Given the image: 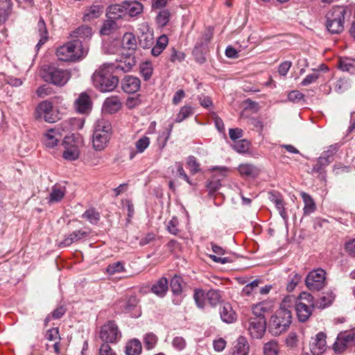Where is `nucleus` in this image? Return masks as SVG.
Here are the masks:
<instances>
[{
	"label": "nucleus",
	"mask_w": 355,
	"mask_h": 355,
	"mask_svg": "<svg viewBox=\"0 0 355 355\" xmlns=\"http://www.w3.org/2000/svg\"><path fill=\"white\" fill-rule=\"evenodd\" d=\"M89 48L80 41H69L57 49L56 55L59 60L65 62H76L85 58Z\"/></svg>",
	"instance_id": "1"
},
{
	"label": "nucleus",
	"mask_w": 355,
	"mask_h": 355,
	"mask_svg": "<svg viewBox=\"0 0 355 355\" xmlns=\"http://www.w3.org/2000/svg\"><path fill=\"white\" fill-rule=\"evenodd\" d=\"M92 78L95 87L102 92L113 91L119 83L118 78L112 76L105 66L96 71Z\"/></svg>",
	"instance_id": "2"
},
{
	"label": "nucleus",
	"mask_w": 355,
	"mask_h": 355,
	"mask_svg": "<svg viewBox=\"0 0 355 355\" xmlns=\"http://www.w3.org/2000/svg\"><path fill=\"white\" fill-rule=\"evenodd\" d=\"M345 14L346 8L343 6L334 7L327 12L326 27L329 32L338 34L343 31Z\"/></svg>",
	"instance_id": "3"
},
{
	"label": "nucleus",
	"mask_w": 355,
	"mask_h": 355,
	"mask_svg": "<svg viewBox=\"0 0 355 355\" xmlns=\"http://www.w3.org/2000/svg\"><path fill=\"white\" fill-rule=\"evenodd\" d=\"M42 77L46 82L56 86L62 87L70 79L71 73L67 69L54 66H45L42 69Z\"/></svg>",
	"instance_id": "4"
},
{
	"label": "nucleus",
	"mask_w": 355,
	"mask_h": 355,
	"mask_svg": "<svg viewBox=\"0 0 355 355\" xmlns=\"http://www.w3.org/2000/svg\"><path fill=\"white\" fill-rule=\"evenodd\" d=\"M76 120L71 119L69 121H65L62 123L61 128H55L48 130L43 137L44 144L49 148H54L62 139V135L61 131H69L73 129L72 125Z\"/></svg>",
	"instance_id": "5"
},
{
	"label": "nucleus",
	"mask_w": 355,
	"mask_h": 355,
	"mask_svg": "<svg viewBox=\"0 0 355 355\" xmlns=\"http://www.w3.org/2000/svg\"><path fill=\"white\" fill-rule=\"evenodd\" d=\"M271 325L278 333H282L287 330L291 324V312L288 309L281 306L276 314L271 318Z\"/></svg>",
	"instance_id": "6"
},
{
	"label": "nucleus",
	"mask_w": 355,
	"mask_h": 355,
	"mask_svg": "<svg viewBox=\"0 0 355 355\" xmlns=\"http://www.w3.org/2000/svg\"><path fill=\"white\" fill-rule=\"evenodd\" d=\"M326 272L322 269L314 270L306 278V285L312 291H320L325 285Z\"/></svg>",
	"instance_id": "7"
},
{
	"label": "nucleus",
	"mask_w": 355,
	"mask_h": 355,
	"mask_svg": "<svg viewBox=\"0 0 355 355\" xmlns=\"http://www.w3.org/2000/svg\"><path fill=\"white\" fill-rule=\"evenodd\" d=\"M64 147L63 157L66 160L73 161L80 155L79 142L75 140L74 136L65 137L62 143Z\"/></svg>",
	"instance_id": "8"
},
{
	"label": "nucleus",
	"mask_w": 355,
	"mask_h": 355,
	"mask_svg": "<svg viewBox=\"0 0 355 355\" xmlns=\"http://www.w3.org/2000/svg\"><path fill=\"white\" fill-rule=\"evenodd\" d=\"M139 300L135 295H131L119 302V306L126 313H130L132 318H139L141 315L140 307L138 306Z\"/></svg>",
	"instance_id": "9"
},
{
	"label": "nucleus",
	"mask_w": 355,
	"mask_h": 355,
	"mask_svg": "<svg viewBox=\"0 0 355 355\" xmlns=\"http://www.w3.org/2000/svg\"><path fill=\"white\" fill-rule=\"evenodd\" d=\"M309 348L313 355H322L327 349L326 335L315 334L311 337Z\"/></svg>",
	"instance_id": "10"
},
{
	"label": "nucleus",
	"mask_w": 355,
	"mask_h": 355,
	"mask_svg": "<svg viewBox=\"0 0 355 355\" xmlns=\"http://www.w3.org/2000/svg\"><path fill=\"white\" fill-rule=\"evenodd\" d=\"M354 345H355V334H338L333 347L336 352L340 353Z\"/></svg>",
	"instance_id": "11"
},
{
	"label": "nucleus",
	"mask_w": 355,
	"mask_h": 355,
	"mask_svg": "<svg viewBox=\"0 0 355 355\" xmlns=\"http://www.w3.org/2000/svg\"><path fill=\"white\" fill-rule=\"evenodd\" d=\"M122 107L121 99L116 96H112L105 99L102 112L105 114H113L118 112Z\"/></svg>",
	"instance_id": "12"
},
{
	"label": "nucleus",
	"mask_w": 355,
	"mask_h": 355,
	"mask_svg": "<svg viewBox=\"0 0 355 355\" xmlns=\"http://www.w3.org/2000/svg\"><path fill=\"white\" fill-rule=\"evenodd\" d=\"M275 306V302L273 300H266L252 306L253 314L257 317H264L265 313L273 311Z\"/></svg>",
	"instance_id": "13"
},
{
	"label": "nucleus",
	"mask_w": 355,
	"mask_h": 355,
	"mask_svg": "<svg viewBox=\"0 0 355 355\" xmlns=\"http://www.w3.org/2000/svg\"><path fill=\"white\" fill-rule=\"evenodd\" d=\"M182 285L183 280L181 277L175 275L171 280L170 286L171 288V291L174 295V298L173 299V302L178 305L181 303L183 297L182 295Z\"/></svg>",
	"instance_id": "14"
},
{
	"label": "nucleus",
	"mask_w": 355,
	"mask_h": 355,
	"mask_svg": "<svg viewBox=\"0 0 355 355\" xmlns=\"http://www.w3.org/2000/svg\"><path fill=\"white\" fill-rule=\"evenodd\" d=\"M140 87L141 81L135 76H126L121 82L122 89L128 94L137 92L139 91Z\"/></svg>",
	"instance_id": "15"
},
{
	"label": "nucleus",
	"mask_w": 355,
	"mask_h": 355,
	"mask_svg": "<svg viewBox=\"0 0 355 355\" xmlns=\"http://www.w3.org/2000/svg\"><path fill=\"white\" fill-rule=\"evenodd\" d=\"M249 345L246 338L239 336L233 343L232 347L229 352V355H248Z\"/></svg>",
	"instance_id": "16"
},
{
	"label": "nucleus",
	"mask_w": 355,
	"mask_h": 355,
	"mask_svg": "<svg viewBox=\"0 0 355 355\" xmlns=\"http://www.w3.org/2000/svg\"><path fill=\"white\" fill-rule=\"evenodd\" d=\"M248 330L250 333H265L266 329V320L265 317L250 318L248 320Z\"/></svg>",
	"instance_id": "17"
},
{
	"label": "nucleus",
	"mask_w": 355,
	"mask_h": 355,
	"mask_svg": "<svg viewBox=\"0 0 355 355\" xmlns=\"http://www.w3.org/2000/svg\"><path fill=\"white\" fill-rule=\"evenodd\" d=\"M92 103L89 95L85 93L80 94L75 101V107L78 112L87 114L92 110Z\"/></svg>",
	"instance_id": "18"
},
{
	"label": "nucleus",
	"mask_w": 355,
	"mask_h": 355,
	"mask_svg": "<svg viewBox=\"0 0 355 355\" xmlns=\"http://www.w3.org/2000/svg\"><path fill=\"white\" fill-rule=\"evenodd\" d=\"M93 32L88 26L83 25L77 28L70 33V37L73 41H80L89 40L92 36Z\"/></svg>",
	"instance_id": "19"
},
{
	"label": "nucleus",
	"mask_w": 355,
	"mask_h": 355,
	"mask_svg": "<svg viewBox=\"0 0 355 355\" xmlns=\"http://www.w3.org/2000/svg\"><path fill=\"white\" fill-rule=\"evenodd\" d=\"M87 236V232L83 230H76L69 234L68 235H66L64 239L60 243L59 246L68 247L71 245L73 243L77 242Z\"/></svg>",
	"instance_id": "20"
},
{
	"label": "nucleus",
	"mask_w": 355,
	"mask_h": 355,
	"mask_svg": "<svg viewBox=\"0 0 355 355\" xmlns=\"http://www.w3.org/2000/svg\"><path fill=\"white\" fill-rule=\"evenodd\" d=\"M111 135L104 133L93 132L92 144L96 150H103L108 144Z\"/></svg>",
	"instance_id": "21"
},
{
	"label": "nucleus",
	"mask_w": 355,
	"mask_h": 355,
	"mask_svg": "<svg viewBox=\"0 0 355 355\" xmlns=\"http://www.w3.org/2000/svg\"><path fill=\"white\" fill-rule=\"evenodd\" d=\"M125 16V2L121 4L110 5L107 10V17L110 19H117Z\"/></svg>",
	"instance_id": "22"
},
{
	"label": "nucleus",
	"mask_w": 355,
	"mask_h": 355,
	"mask_svg": "<svg viewBox=\"0 0 355 355\" xmlns=\"http://www.w3.org/2000/svg\"><path fill=\"white\" fill-rule=\"evenodd\" d=\"M211 250L214 254H210L209 257L216 263H220L222 264H225L227 263L232 262V260L229 257H222L221 255H224L225 254V250L217 245L214 243H210Z\"/></svg>",
	"instance_id": "23"
},
{
	"label": "nucleus",
	"mask_w": 355,
	"mask_h": 355,
	"mask_svg": "<svg viewBox=\"0 0 355 355\" xmlns=\"http://www.w3.org/2000/svg\"><path fill=\"white\" fill-rule=\"evenodd\" d=\"M313 306L303 302H297L295 304V311L299 320L306 321L311 314Z\"/></svg>",
	"instance_id": "24"
},
{
	"label": "nucleus",
	"mask_w": 355,
	"mask_h": 355,
	"mask_svg": "<svg viewBox=\"0 0 355 355\" xmlns=\"http://www.w3.org/2000/svg\"><path fill=\"white\" fill-rule=\"evenodd\" d=\"M222 320L226 323H232L236 320V314L229 303L224 304L220 309Z\"/></svg>",
	"instance_id": "25"
},
{
	"label": "nucleus",
	"mask_w": 355,
	"mask_h": 355,
	"mask_svg": "<svg viewBox=\"0 0 355 355\" xmlns=\"http://www.w3.org/2000/svg\"><path fill=\"white\" fill-rule=\"evenodd\" d=\"M168 280L166 277L160 278L151 288L152 292L158 297H163L168 291Z\"/></svg>",
	"instance_id": "26"
},
{
	"label": "nucleus",
	"mask_w": 355,
	"mask_h": 355,
	"mask_svg": "<svg viewBox=\"0 0 355 355\" xmlns=\"http://www.w3.org/2000/svg\"><path fill=\"white\" fill-rule=\"evenodd\" d=\"M94 132L112 135V127L111 123L104 118L98 119L94 124Z\"/></svg>",
	"instance_id": "27"
},
{
	"label": "nucleus",
	"mask_w": 355,
	"mask_h": 355,
	"mask_svg": "<svg viewBox=\"0 0 355 355\" xmlns=\"http://www.w3.org/2000/svg\"><path fill=\"white\" fill-rule=\"evenodd\" d=\"M238 171L241 175L254 178L259 173V169L254 165L250 164H241L238 167Z\"/></svg>",
	"instance_id": "28"
},
{
	"label": "nucleus",
	"mask_w": 355,
	"mask_h": 355,
	"mask_svg": "<svg viewBox=\"0 0 355 355\" xmlns=\"http://www.w3.org/2000/svg\"><path fill=\"white\" fill-rule=\"evenodd\" d=\"M66 188L64 186L60 184L54 185L49 195V202L53 203L60 201L64 198Z\"/></svg>",
	"instance_id": "29"
},
{
	"label": "nucleus",
	"mask_w": 355,
	"mask_h": 355,
	"mask_svg": "<svg viewBox=\"0 0 355 355\" xmlns=\"http://www.w3.org/2000/svg\"><path fill=\"white\" fill-rule=\"evenodd\" d=\"M300 196L304 204L303 209L304 214L305 215H309L313 213L316 209V205L313 198L304 191H302Z\"/></svg>",
	"instance_id": "30"
},
{
	"label": "nucleus",
	"mask_w": 355,
	"mask_h": 355,
	"mask_svg": "<svg viewBox=\"0 0 355 355\" xmlns=\"http://www.w3.org/2000/svg\"><path fill=\"white\" fill-rule=\"evenodd\" d=\"M125 5V15L135 17L143 11V5L139 1H124Z\"/></svg>",
	"instance_id": "31"
},
{
	"label": "nucleus",
	"mask_w": 355,
	"mask_h": 355,
	"mask_svg": "<svg viewBox=\"0 0 355 355\" xmlns=\"http://www.w3.org/2000/svg\"><path fill=\"white\" fill-rule=\"evenodd\" d=\"M37 30L40 38L36 44L35 48L37 50H39L40 48L48 40L49 38L46 24L42 18H40L37 23Z\"/></svg>",
	"instance_id": "32"
},
{
	"label": "nucleus",
	"mask_w": 355,
	"mask_h": 355,
	"mask_svg": "<svg viewBox=\"0 0 355 355\" xmlns=\"http://www.w3.org/2000/svg\"><path fill=\"white\" fill-rule=\"evenodd\" d=\"M12 11L10 0H0V26L3 24Z\"/></svg>",
	"instance_id": "33"
},
{
	"label": "nucleus",
	"mask_w": 355,
	"mask_h": 355,
	"mask_svg": "<svg viewBox=\"0 0 355 355\" xmlns=\"http://www.w3.org/2000/svg\"><path fill=\"white\" fill-rule=\"evenodd\" d=\"M150 145V138L143 136L139 138L135 143L136 151H131L130 158L132 159L137 153H142Z\"/></svg>",
	"instance_id": "34"
},
{
	"label": "nucleus",
	"mask_w": 355,
	"mask_h": 355,
	"mask_svg": "<svg viewBox=\"0 0 355 355\" xmlns=\"http://www.w3.org/2000/svg\"><path fill=\"white\" fill-rule=\"evenodd\" d=\"M141 344L137 339L130 340L125 346V354L127 355H139L141 352Z\"/></svg>",
	"instance_id": "35"
},
{
	"label": "nucleus",
	"mask_w": 355,
	"mask_h": 355,
	"mask_svg": "<svg viewBox=\"0 0 355 355\" xmlns=\"http://www.w3.org/2000/svg\"><path fill=\"white\" fill-rule=\"evenodd\" d=\"M122 46L128 50H135L137 42L135 35L132 33H125L122 38Z\"/></svg>",
	"instance_id": "36"
},
{
	"label": "nucleus",
	"mask_w": 355,
	"mask_h": 355,
	"mask_svg": "<svg viewBox=\"0 0 355 355\" xmlns=\"http://www.w3.org/2000/svg\"><path fill=\"white\" fill-rule=\"evenodd\" d=\"M338 66L342 71L353 73L355 72V59L351 58H340L339 59Z\"/></svg>",
	"instance_id": "37"
},
{
	"label": "nucleus",
	"mask_w": 355,
	"mask_h": 355,
	"mask_svg": "<svg viewBox=\"0 0 355 355\" xmlns=\"http://www.w3.org/2000/svg\"><path fill=\"white\" fill-rule=\"evenodd\" d=\"M136 60L135 56L129 55L125 58L124 60H121L120 62L115 66L117 69H121L124 72L129 71L135 65Z\"/></svg>",
	"instance_id": "38"
},
{
	"label": "nucleus",
	"mask_w": 355,
	"mask_h": 355,
	"mask_svg": "<svg viewBox=\"0 0 355 355\" xmlns=\"http://www.w3.org/2000/svg\"><path fill=\"white\" fill-rule=\"evenodd\" d=\"M139 45L144 49H149L154 44L153 32H148L144 35H139Z\"/></svg>",
	"instance_id": "39"
},
{
	"label": "nucleus",
	"mask_w": 355,
	"mask_h": 355,
	"mask_svg": "<svg viewBox=\"0 0 355 355\" xmlns=\"http://www.w3.org/2000/svg\"><path fill=\"white\" fill-rule=\"evenodd\" d=\"M193 114V108L191 105H184L181 107L178 114L175 122L180 123Z\"/></svg>",
	"instance_id": "40"
},
{
	"label": "nucleus",
	"mask_w": 355,
	"mask_h": 355,
	"mask_svg": "<svg viewBox=\"0 0 355 355\" xmlns=\"http://www.w3.org/2000/svg\"><path fill=\"white\" fill-rule=\"evenodd\" d=\"M53 110L52 103L49 101H45L38 105L37 107V112L40 118H43Z\"/></svg>",
	"instance_id": "41"
},
{
	"label": "nucleus",
	"mask_w": 355,
	"mask_h": 355,
	"mask_svg": "<svg viewBox=\"0 0 355 355\" xmlns=\"http://www.w3.org/2000/svg\"><path fill=\"white\" fill-rule=\"evenodd\" d=\"M264 355H278L279 346L276 341L271 340L266 343L263 347Z\"/></svg>",
	"instance_id": "42"
},
{
	"label": "nucleus",
	"mask_w": 355,
	"mask_h": 355,
	"mask_svg": "<svg viewBox=\"0 0 355 355\" xmlns=\"http://www.w3.org/2000/svg\"><path fill=\"white\" fill-rule=\"evenodd\" d=\"M259 284L260 281L259 279H254L252 282L247 284L242 290L243 295L250 296L255 293Z\"/></svg>",
	"instance_id": "43"
},
{
	"label": "nucleus",
	"mask_w": 355,
	"mask_h": 355,
	"mask_svg": "<svg viewBox=\"0 0 355 355\" xmlns=\"http://www.w3.org/2000/svg\"><path fill=\"white\" fill-rule=\"evenodd\" d=\"M125 270L123 264L121 261H116L115 263L108 265L106 268V272L110 275H113L116 273H120Z\"/></svg>",
	"instance_id": "44"
},
{
	"label": "nucleus",
	"mask_w": 355,
	"mask_h": 355,
	"mask_svg": "<svg viewBox=\"0 0 355 355\" xmlns=\"http://www.w3.org/2000/svg\"><path fill=\"white\" fill-rule=\"evenodd\" d=\"M140 72L145 80L150 79L153 73V67L150 62H145L140 64Z\"/></svg>",
	"instance_id": "45"
},
{
	"label": "nucleus",
	"mask_w": 355,
	"mask_h": 355,
	"mask_svg": "<svg viewBox=\"0 0 355 355\" xmlns=\"http://www.w3.org/2000/svg\"><path fill=\"white\" fill-rule=\"evenodd\" d=\"M206 300L211 305L216 306L220 300L219 291L210 290L206 294Z\"/></svg>",
	"instance_id": "46"
},
{
	"label": "nucleus",
	"mask_w": 355,
	"mask_h": 355,
	"mask_svg": "<svg viewBox=\"0 0 355 355\" xmlns=\"http://www.w3.org/2000/svg\"><path fill=\"white\" fill-rule=\"evenodd\" d=\"M169 18V11L167 10H162L157 15L156 21L159 26H164L168 22Z\"/></svg>",
	"instance_id": "47"
},
{
	"label": "nucleus",
	"mask_w": 355,
	"mask_h": 355,
	"mask_svg": "<svg viewBox=\"0 0 355 355\" xmlns=\"http://www.w3.org/2000/svg\"><path fill=\"white\" fill-rule=\"evenodd\" d=\"M331 159H327L326 157L321 155L317 160L316 164L313 167V171L317 173H321L324 167L328 166Z\"/></svg>",
	"instance_id": "48"
},
{
	"label": "nucleus",
	"mask_w": 355,
	"mask_h": 355,
	"mask_svg": "<svg viewBox=\"0 0 355 355\" xmlns=\"http://www.w3.org/2000/svg\"><path fill=\"white\" fill-rule=\"evenodd\" d=\"M83 217L85 218L89 223L96 224L100 219V214L94 209H89L83 214Z\"/></svg>",
	"instance_id": "49"
},
{
	"label": "nucleus",
	"mask_w": 355,
	"mask_h": 355,
	"mask_svg": "<svg viewBox=\"0 0 355 355\" xmlns=\"http://www.w3.org/2000/svg\"><path fill=\"white\" fill-rule=\"evenodd\" d=\"M334 298L335 295L333 293H327V295L320 298V302L317 303L316 306L320 309H324L331 304Z\"/></svg>",
	"instance_id": "50"
},
{
	"label": "nucleus",
	"mask_w": 355,
	"mask_h": 355,
	"mask_svg": "<svg viewBox=\"0 0 355 355\" xmlns=\"http://www.w3.org/2000/svg\"><path fill=\"white\" fill-rule=\"evenodd\" d=\"M187 164L193 174H196L200 171V164L194 156L190 155L187 158Z\"/></svg>",
	"instance_id": "51"
},
{
	"label": "nucleus",
	"mask_w": 355,
	"mask_h": 355,
	"mask_svg": "<svg viewBox=\"0 0 355 355\" xmlns=\"http://www.w3.org/2000/svg\"><path fill=\"white\" fill-rule=\"evenodd\" d=\"M194 300L199 308H203L205 306V302L206 300V296L205 292L202 290L196 289L194 291L193 295Z\"/></svg>",
	"instance_id": "52"
},
{
	"label": "nucleus",
	"mask_w": 355,
	"mask_h": 355,
	"mask_svg": "<svg viewBox=\"0 0 355 355\" xmlns=\"http://www.w3.org/2000/svg\"><path fill=\"white\" fill-rule=\"evenodd\" d=\"M320 73L318 70H313V72L308 74L302 81V86H307L315 83L319 78Z\"/></svg>",
	"instance_id": "53"
},
{
	"label": "nucleus",
	"mask_w": 355,
	"mask_h": 355,
	"mask_svg": "<svg viewBox=\"0 0 355 355\" xmlns=\"http://www.w3.org/2000/svg\"><path fill=\"white\" fill-rule=\"evenodd\" d=\"M277 209L279 211V213L282 218H283L284 223L286 224L288 223V215L284 208V203L283 200V198H280L278 200H276L274 203Z\"/></svg>",
	"instance_id": "54"
},
{
	"label": "nucleus",
	"mask_w": 355,
	"mask_h": 355,
	"mask_svg": "<svg viewBox=\"0 0 355 355\" xmlns=\"http://www.w3.org/2000/svg\"><path fill=\"white\" fill-rule=\"evenodd\" d=\"M101 14V8L98 6H93L89 8L87 12L85 14V19H92L98 17Z\"/></svg>",
	"instance_id": "55"
},
{
	"label": "nucleus",
	"mask_w": 355,
	"mask_h": 355,
	"mask_svg": "<svg viewBox=\"0 0 355 355\" xmlns=\"http://www.w3.org/2000/svg\"><path fill=\"white\" fill-rule=\"evenodd\" d=\"M178 220L176 217H173L167 223V230L173 235H177L179 232Z\"/></svg>",
	"instance_id": "56"
},
{
	"label": "nucleus",
	"mask_w": 355,
	"mask_h": 355,
	"mask_svg": "<svg viewBox=\"0 0 355 355\" xmlns=\"http://www.w3.org/2000/svg\"><path fill=\"white\" fill-rule=\"evenodd\" d=\"M114 19H110L106 21L101 29V33L102 35H109L111 31L115 28L116 24L114 21Z\"/></svg>",
	"instance_id": "57"
},
{
	"label": "nucleus",
	"mask_w": 355,
	"mask_h": 355,
	"mask_svg": "<svg viewBox=\"0 0 355 355\" xmlns=\"http://www.w3.org/2000/svg\"><path fill=\"white\" fill-rule=\"evenodd\" d=\"M118 327L114 321H108L102 327L100 333H117Z\"/></svg>",
	"instance_id": "58"
},
{
	"label": "nucleus",
	"mask_w": 355,
	"mask_h": 355,
	"mask_svg": "<svg viewBox=\"0 0 355 355\" xmlns=\"http://www.w3.org/2000/svg\"><path fill=\"white\" fill-rule=\"evenodd\" d=\"M234 149L238 153H245L249 148V142L243 139L237 141L233 146Z\"/></svg>",
	"instance_id": "59"
},
{
	"label": "nucleus",
	"mask_w": 355,
	"mask_h": 355,
	"mask_svg": "<svg viewBox=\"0 0 355 355\" xmlns=\"http://www.w3.org/2000/svg\"><path fill=\"white\" fill-rule=\"evenodd\" d=\"M302 276L297 273H295L290 279L286 289L288 291L291 292L293 291L295 286L298 284V283L301 281Z\"/></svg>",
	"instance_id": "60"
},
{
	"label": "nucleus",
	"mask_w": 355,
	"mask_h": 355,
	"mask_svg": "<svg viewBox=\"0 0 355 355\" xmlns=\"http://www.w3.org/2000/svg\"><path fill=\"white\" fill-rule=\"evenodd\" d=\"M66 312V309L64 306H60L58 308H56L51 313V315H48L46 318V320H49L51 318L53 319H59Z\"/></svg>",
	"instance_id": "61"
},
{
	"label": "nucleus",
	"mask_w": 355,
	"mask_h": 355,
	"mask_svg": "<svg viewBox=\"0 0 355 355\" xmlns=\"http://www.w3.org/2000/svg\"><path fill=\"white\" fill-rule=\"evenodd\" d=\"M226 341L225 339L222 338H218L216 339L213 342V347L215 351L216 352H222L226 347Z\"/></svg>",
	"instance_id": "62"
},
{
	"label": "nucleus",
	"mask_w": 355,
	"mask_h": 355,
	"mask_svg": "<svg viewBox=\"0 0 355 355\" xmlns=\"http://www.w3.org/2000/svg\"><path fill=\"white\" fill-rule=\"evenodd\" d=\"M141 103V100L138 96L128 97L125 102V105L128 109H133L139 106Z\"/></svg>",
	"instance_id": "63"
},
{
	"label": "nucleus",
	"mask_w": 355,
	"mask_h": 355,
	"mask_svg": "<svg viewBox=\"0 0 355 355\" xmlns=\"http://www.w3.org/2000/svg\"><path fill=\"white\" fill-rule=\"evenodd\" d=\"M345 249L351 257H355V239L347 242Z\"/></svg>",
	"instance_id": "64"
}]
</instances>
